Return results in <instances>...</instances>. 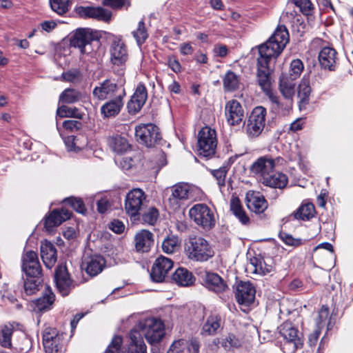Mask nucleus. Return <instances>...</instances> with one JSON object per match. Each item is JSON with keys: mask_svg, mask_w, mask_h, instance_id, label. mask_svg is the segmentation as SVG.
Segmentation results:
<instances>
[{"mask_svg": "<svg viewBox=\"0 0 353 353\" xmlns=\"http://www.w3.org/2000/svg\"><path fill=\"white\" fill-rule=\"evenodd\" d=\"M289 32L285 26L279 25L271 37L259 46V54L276 59L289 42Z\"/></svg>", "mask_w": 353, "mask_h": 353, "instance_id": "obj_1", "label": "nucleus"}, {"mask_svg": "<svg viewBox=\"0 0 353 353\" xmlns=\"http://www.w3.org/2000/svg\"><path fill=\"white\" fill-rule=\"evenodd\" d=\"M185 252L188 259L196 261H207L214 256L208 241L201 236L190 237L185 243Z\"/></svg>", "mask_w": 353, "mask_h": 353, "instance_id": "obj_2", "label": "nucleus"}, {"mask_svg": "<svg viewBox=\"0 0 353 353\" xmlns=\"http://www.w3.org/2000/svg\"><path fill=\"white\" fill-rule=\"evenodd\" d=\"M196 189L187 183H178L168 189L170 195L168 202L171 208L177 210L186 201H192L195 199L194 192Z\"/></svg>", "mask_w": 353, "mask_h": 353, "instance_id": "obj_3", "label": "nucleus"}, {"mask_svg": "<svg viewBox=\"0 0 353 353\" xmlns=\"http://www.w3.org/2000/svg\"><path fill=\"white\" fill-rule=\"evenodd\" d=\"M137 327L151 344L160 342L165 335L164 324L159 319L147 318L141 319L137 323Z\"/></svg>", "mask_w": 353, "mask_h": 353, "instance_id": "obj_4", "label": "nucleus"}, {"mask_svg": "<svg viewBox=\"0 0 353 353\" xmlns=\"http://www.w3.org/2000/svg\"><path fill=\"white\" fill-rule=\"evenodd\" d=\"M134 135L137 141L147 148L154 147L156 144H159L161 140L159 128L152 123L136 126Z\"/></svg>", "mask_w": 353, "mask_h": 353, "instance_id": "obj_5", "label": "nucleus"}, {"mask_svg": "<svg viewBox=\"0 0 353 353\" xmlns=\"http://www.w3.org/2000/svg\"><path fill=\"white\" fill-rule=\"evenodd\" d=\"M217 145L216 134L214 130L209 127L203 128L198 134V152L204 157H211L216 152Z\"/></svg>", "mask_w": 353, "mask_h": 353, "instance_id": "obj_6", "label": "nucleus"}, {"mask_svg": "<svg viewBox=\"0 0 353 353\" xmlns=\"http://www.w3.org/2000/svg\"><path fill=\"white\" fill-rule=\"evenodd\" d=\"M257 58V73L256 79L259 85L261 90L268 96L272 93L271 90V77H270V61L274 59L270 57L263 56V54H259Z\"/></svg>", "mask_w": 353, "mask_h": 353, "instance_id": "obj_7", "label": "nucleus"}, {"mask_svg": "<svg viewBox=\"0 0 353 353\" xmlns=\"http://www.w3.org/2000/svg\"><path fill=\"white\" fill-rule=\"evenodd\" d=\"M190 217L205 230H210L215 225L212 211L206 204H196L190 208Z\"/></svg>", "mask_w": 353, "mask_h": 353, "instance_id": "obj_8", "label": "nucleus"}, {"mask_svg": "<svg viewBox=\"0 0 353 353\" xmlns=\"http://www.w3.org/2000/svg\"><path fill=\"white\" fill-rule=\"evenodd\" d=\"M266 109L263 106L254 108L248 117L246 132L250 137H257L265 125Z\"/></svg>", "mask_w": 353, "mask_h": 353, "instance_id": "obj_9", "label": "nucleus"}, {"mask_svg": "<svg viewBox=\"0 0 353 353\" xmlns=\"http://www.w3.org/2000/svg\"><path fill=\"white\" fill-rule=\"evenodd\" d=\"M74 11L81 18L92 19L104 23H109L112 17L110 10L101 6H79L75 8Z\"/></svg>", "mask_w": 353, "mask_h": 353, "instance_id": "obj_10", "label": "nucleus"}, {"mask_svg": "<svg viewBox=\"0 0 353 353\" xmlns=\"http://www.w3.org/2000/svg\"><path fill=\"white\" fill-rule=\"evenodd\" d=\"M279 334L287 343L293 345V352L303 347V336L290 321L283 323L279 327Z\"/></svg>", "mask_w": 353, "mask_h": 353, "instance_id": "obj_11", "label": "nucleus"}, {"mask_svg": "<svg viewBox=\"0 0 353 353\" xmlns=\"http://www.w3.org/2000/svg\"><path fill=\"white\" fill-rule=\"evenodd\" d=\"M94 40L92 32L89 29L80 28L77 30L70 39V46L78 48L81 54H89L92 52L91 42Z\"/></svg>", "mask_w": 353, "mask_h": 353, "instance_id": "obj_12", "label": "nucleus"}, {"mask_svg": "<svg viewBox=\"0 0 353 353\" xmlns=\"http://www.w3.org/2000/svg\"><path fill=\"white\" fill-rule=\"evenodd\" d=\"M173 265L174 262L170 259L163 256L158 257L153 263L150 274L152 281L155 283L164 281Z\"/></svg>", "mask_w": 353, "mask_h": 353, "instance_id": "obj_13", "label": "nucleus"}, {"mask_svg": "<svg viewBox=\"0 0 353 353\" xmlns=\"http://www.w3.org/2000/svg\"><path fill=\"white\" fill-rule=\"evenodd\" d=\"M21 268L26 277L41 278L42 276V270L38 256L34 251H28L23 256Z\"/></svg>", "mask_w": 353, "mask_h": 353, "instance_id": "obj_14", "label": "nucleus"}, {"mask_svg": "<svg viewBox=\"0 0 353 353\" xmlns=\"http://www.w3.org/2000/svg\"><path fill=\"white\" fill-rule=\"evenodd\" d=\"M54 281L63 296H68L74 287L65 265H59L55 270Z\"/></svg>", "mask_w": 353, "mask_h": 353, "instance_id": "obj_15", "label": "nucleus"}, {"mask_svg": "<svg viewBox=\"0 0 353 353\" xmlns=\"http://www.w3.org/2000/svg\"><path fill=\"white\" fill-rule=\"evenodd\" d=\"M62 335L55 328L46 327L43 332V345L46 353H58L61 350Z\"/></svg>", "mask_w": 353, "mask_h": 353, "instance_id": "obj_16", "label": "nucleus"}, {"mask_svg": "<svg viewBox=\"0 0 353 353\" xmlns=\"http://www.w3.org/2000/svg\"><path fill=\"white\" fill-rule=\"evenodd\" d=\"M106 261L101 255H91L85 257L82 261L81 268L90 276L100 274L105 268Z\"/></svg>", "mask_w": 353, "mask_h": 353, "instance_id": "obj_17", "label": "nucleus"}, {"mask_svg": "<svg viewBox=\"0 0 353 353\" xmlns=\"http://www.w3.org/2000/svg\"><path fill=\"white\" fill-rule=\"evenodd\" d=\"M225 115L229 125H236L243 121L244 110L241 103L233 99L228 101L225 104Z\"/></svg>", "mask_w": 353, "mask_h": 353, "instance_id": "obj_18", "label": "nucleus"}, {"mask_svg": "<svg viewBox=\"0 0 353 353\" xmlns=\"http://www.w3.org/2000/svg\"><path fill=\"white\" fill-rule=\"evenodd\" d=\"M72 212L65 209L61 208L52 210L44 220V227L47 232H52L54 228L58 227L63 221L68 220L71 216Z\"/></svg>", "mask_w": 353, "mask_h": 353, "instance_id": "obj_19", "label": "nucleus"}, {"mask_svg": "<svg viewBox=\"0 0 353 353\" xmlns=\"http://www.w3.org/2000/svg\"><path fill=\"white\" fill-rule=\"evenodd\" d=\"M255 289L249 282L241 281L236 286L235 296L240 305H249L252 303L255 298Z\"/></svg>", "mask_w": 353, "mask_h": 353, "instance_id": "obj_20", "label": "nucleus"}, {"mask_svg": "<svg viewBox=\"0 0 353 353\" xmlns=\"http://www.w3.org/2000/svg\"><path fill=\"white\" fill-rule=\"evenodd\" d=\"M275 163L273 159L264 156L259 158L250 167V171L254 174L261 176V181L267 176L274 168Z\"/></svg>", "mask_w": 353, "mask_h": 353, "instance_id": "obj_21", "label": "nucleus"}, {"mask_svg": "<svg viewBox=\"0 0 353 353\" xmlns=\"http://www.w3.org/2000/svg\"><path fill=\"white\" fill-rule=\"evenodd\" d=\"M135 241L136 253L146 254L154 243L153 234L148 230H141L137 232L134 238Z\"/></svg>", "mask_w": 353, "mask_h": 353, "instance_id": "obj_22", "label": "nucleus"}, {"mask_svg": "<svg viewBox=\"0 0 353 353\" xmlns=\"http://www.w3.org/2000/svg\"><path fill=\"white\" fill-rule=\"evenodd\" d=\"M55 301V295L49 286L46 287L43 296L32 301V310L35 312H43L50 310Z\"/></svg>", "mask_w": 353, "mask_h": 353, "instance_id": "obj_23", "label": "nucleus"}, {"mask_svg": "<svg viewBox=\"0 0 353 353\" xmlns=\"http://www.w3.org/2000/svg\"><path fill=\"white\" fill-rule=\"evenodd\" d=\"M40 252L45 266L51 269L57 260V252L54 245L47 240L41 241Z\"/></svg>", "mask_w": 353, "mask_h": 353, "instance_id": "obj_24", "label": "nucleus"}, {"mask_svg": "<svg viewBox=\"0 0 353 353\" xmlns=\"http://www.w3.org/2000/svg\"><path fill=\"white\" fill-rule=\"evenodd\" d=\"M245 201L248 209L256 214L263 213L268 208V202L260 192H248Z\"/></svg>", "mask_w": 353, "mask_h": 353, "instance_id": "obj_25", "label": "nucleus"}, {"mask_svg": "<svg viewBox=\"0 0 353 353\" xmlns=\"http://www.w3.org/2000/svg\"><path fill=\"white\" fill-rule=\"evenodd\" d=\"M203 282L208 289L216 293L225 292L228 289L226 282L216 273L206 272Z\"/></svg>", "mask_w": 353, "mask_h": 353, "instance_id": "obj_26", "label": "nucleus"}, {"mask_svg": "<svg viewBox=\"0 0 353 353\" xmlns=\"http://www.w3.org/2000/svg\"><path fill=\"white\" fill-rule=\"evenodd\" d=\"M319 61L323 69L334 71L337 61L336 51L332 48H323L319 52Z\"/></svg>", "mask_w": 353, "mask_h": 353, "instance_id": "obj_27", "label": "nucleus"}, {"mask_svg": "<svg viewBox=\"0 0 353 353\" xmlns=\"http://www.w3.org/2000/svg\"><path fill=\"white\" fill-rule=\"evenodd\" d=\"M159 215L157 208L148 204L136 212L135 221L153 225L157 222Z\"/></svg>", "mask_w": 353, "mask_h": 353, "instance_id": "obj_28", "label": "nucleus"}, {"mask_svg": "<svg viewBox=\"0 0 353 353\" xmlns=\"http://www.w3.org/2000/svg\"><path fill=\"white\" fill-rule=\"evenodd\" d=\"M111 62L114 65H120L127 60L125 46L120 40L113 41L110 48Z\"/></svg>", "mask_w": 353, "mask_h": 353, "instance_id": "obj_29", "label": "nucleus"}, {"mask_svg": "<svg viewBox=\"0 0 353 353\" xmlns=\"http://www.w3.org/2000/svg\"><path fill=\"white\" fill-rule=\"evenodd\" d=\"M117 90V84L110 79L103 81L99 86L95 87L92 94L99 100H104L112 97Z\"/></svg>", "mask_w": 353, "mask_h": 353, "instance_id": "obj_30", "label": "nucleus"}, {"mask_svg": "<svg viewBox=\"0 0 353 353\" xmlns=\"http://www.w3.org/2000/svg\"><path fill=\"white\" fill-rule=\"evenodd\" d=\"M172 279L178 285L188 287L192 285L195 277L191 272L184 268H179L172 275Z\"/></svg>", "mask_w": 353, "mask_h": 353, "instance_id": "obj_31", "label": "nucleus"}, {"mask_svg": "<svg viewBox=\"0 0 353 353\" xmlns=\"http://www.w3.org/2000/svg\"><path fill=\"white\" fill-rule=\"evenodd\" d=\"M288 182L287 176L281 172H276L273 170L262 181V183L274 188H284Z\"/></svg>", "mask_w": 353, "mask_h": 353, "instance_id": "obj_32", "label": "nucleus"}, {"mask_svg": "<svg viewBox=\"0 0 353 353\" xmlns=\"http://www.w3.org/2000/svg\"><path fill=\"white\" fill-rule=\"evenodd\" d=\"M295 79L288 77L286 73H282L279 78V90L285 99H292L294 95Z\"/></svg>", "mask_w": 353, "mask_h": 353, "instance_id": "obj_33", "label": "nucleus"}, {"mask_svg": "<svg viewBox=\"0 0 353 353\" xmlns=\"http://www.w3.org/2000/svg\"><path fill=\"white\" fill-rule=\"evenodd\" d=\"M123 105L121 101V97L116 98L114 100H111L106 102L101 108V112L103 117L108 118L114 117L119 114L121 110V108Z\"/></svg>", "mask_w": 353, "mask_h": 353, "instance_id": "obj_34", "label": "nucleus"}, {"mask_svg": "<svg viewBox=\"0 0 353 353\" xmlns=\"http://www.w3.org/2000/svg\"><path fill=\"white\" fill-rule=\"evenodd\" d=\"M108 145L110 148L117 154H123L131 148L127 139L120 135L113 136L109 138Z\"/></svg>", "mask_w": 353, "mask_h": 353, "instance_id": "obj_35", "label": "nucleus"}, {"mask_svg": "<svg viewBox=\"0 0 353 353\" xmlns=\"http://www.w3.org/2000/svg\"><path fill=\"white\" fill-rule=\"evenodd\" d=\"M230 210L242 224L248 225L250 223V219L243 210L238 197H232L230 200Z\"/></svg>", "mask_w": 353, "mask_h": 353, "instance_id": "obj_36", "label": "nucleus"}, {"mask_svg": "<svg viewBox=\"0 0 353 353\" xmlns=\"http://www.w3.org/2000/svg\"><path fill=\"white\" fill-rule=\"evenodd\" d=\"M221 318L219 314L210 315L204 323L201 334L213 335L221 326Z\"/></svg>", "mask_w": 353, "mask_h": 353, "instance_id": "obj_37", "label": "nucleus"}, {"mask_svg": "<svg viewBox=\"0 0 353 353\" xmlns=\"http://www.w3.org/2000/svg\"><path fill=\"white\" fill-rule=\"evenodd\" d=\"M147 99V89L143 84L139 83L134 92V114L141 110Z\"/></svg>", "mask_w": 353, "mask_h": 353, "instance_id": "obj_38", "label": "nucleus"}, {"mask_svg": "<svg viewBox=\"0 0 353 353\" xmlns=\"http://www.w3.org/2000/svg\"><path fill=\"white\" fill-rule=\"evenodd\" d=\"M311 93L312 88L310 85L309 79L304 76L298 87L299 103L303 105L308 104Z\"/></svg>", "mask_w": 353, "mask_h": 353, "instance_id": "obj_39", "label": "nucleus"}, {"mask_svg": "<svg viewBox=\"0 0 353 353\" xmlns=\"http://www.w3.org/2000/svg\"><path fill=\"white\" fill-rule=\"evenodd\" d=\"M150 204V200L145 192L138 188H134V221H135L136 212Z\"/></svg>", "mask_w": 353, "mask_h": 353, "instance_id": "obj_40", "label": "nucleus"}, {"mask_svg": "<svg viewBox=\"0 0 353 353\" xmlns=\"http://www.w3.org/2000/svg\"><path fill=\"white\" fill-rule=\"evenodd\" d=\"M83 98L82 93L73 88L64 90L59 96V102L63 104H71L80 101Z\"/></svg>", "mask_w": 353, "mask_h": 353, "instance_id": "obj_41", "label": "nucleus"}, {"mask_svg": "<svg viewBox=\"0 0 353 353\" xmlns=\"http://www.w3.org/2000/svg\"><path fill=\"white\" fill-rule=\"evenodd\" d=\"M315 208L312 203L301 205L294 213L296 219L308 221L314 216Z\"/></svg>", "mask_w": 353, "mask_h": 353, "instance_id": "obj_42", "label": "nucleus"}, {"mask_svg": "<svg viewBox=\"0 0 353 353\" xmlns=\"http://www.w3.org/2000/svg\"><path fill=\"white\" fill-rule=\"evenodd\" d=\"M268 97L273 105L272 108L276 112L288 111L292 108V99H285V101L283 102L273 92L270 93Z\"/></svg>", "mask_w": 353, "mask_h": 353, "instance_id": "obj_43", "label": "nucleus"}, {"mask_svg": "<svg viewBox=\"0 0 353 353\" xmlns=\"http://www.w3.org/2000/svg\"><path fill=\"white\" fill-rule=\"evenodd\" d=\"M215 345H221L226 350H230L233 348H237L241 346V341L232 334H229L224 339H215L213 341Z\"/></svg>", "mask_w": 353, "mask_h": 353, "instance_id": "obj_44", "label": "nucleus"}, {"mask_svg": "<svg viewBox=\"0 0 353 353\" xmlns=\"http://www.w3.org/2000/svg\"><path fill=\"white\" fill-rule=\"evenodd\" d=\"M57 116L61 118L72 117L81 119L83 114L76 107H69L63 104L57 108Z\"/></svg>", "mask_w": 353, "mask_h": 353, "instance_id": "obj_45", "label": "nucleus"}, {"mask_svg": "<svg viewBox=\"0 0 353 353\" xmlns=\"http://www.w3.org/2000/svg\"><path fill=\"white\" fill-rule=\"evenodd\" d=\"M181 245V241L176 236L165 238L162 243V250L165 253L172 254L176 252Z\"/></svg>", "mask_w": 353, "mask_h": 353, "instance_id": "obj_46", "label": "nucleus"}, {"mask_svg": "<svg viewBox=\"0 0 353 353\" xmlns=\"http://www.w3.org/2000/svg\"><path fill=\"white\" fill-rule=\"evenodd\" d=\"M42 278L26 277L24 281V291L27 295L34 294L39 290L41 285Z\"/></svg>", "mask_w": 353, "mask_h": 353, "instance_id": "obj_47", "label": "nucleus"}, {"mask_svg": "<svg viewBox=\"0 0 353 353\" xmlns=\"http://www.w3.org/2000/svg\"><path fill=\"white\" fill-rule=\"evenodd\" d=\"M239 77L233 72L228 71L223 78V86L228 91H234L239 87Z\"/></svg>", "mask_w": 353, "mask_h": 353, "instance_id": "obj_48", "label": "nucleus"}, {"mask_svg": "<svg viewBox=\"0 0 353 353\" xmlns=\"http://www.w3.org/2000/svg\"><path fill=\"white\" fill-rule=\"evenodd\" d=\"M97 210L100 214H104L108 210L117 209L121 206L120 201L118 202L117 205H114L112 201H110L107 196L101 198L97 203Z\"/></svg>", "mask_w": 353, "mask_h": 353, "instance_id": "obj_49", "label": "nucleus"}, {"mask_svg": "<svg viewBox=\"0 0 353 353\" xmlns=\"http://www.w3.org/2000/svg\"><path fill=\"white\" fill-rule=\"evenodd\" d=\"M52 10L59 15L68 12L70 3L69 0H49Z\"/></svg>", "mask_w": 353, "mask_h": 353, "instance_id": "obj_50", "label": "nucleus"}, {"mask_svg": "<svg viewBox=\"0 0 353 353\" xmlns=\"http://www.w3.org/2000/svg\"><path fill=\"white\" fill-rule=\"evenodd\" d=\"M304 69V65L303 61L299 59H294L291 61L289 73H286L288 74V77L292 79H296L300 76Z\"/></svg>", "mask_w": 353, "mask_h": 353, "instance_id": "obj_51", "label": "nucleus"}, {"mask_svg": "<svg viewBox=\"0 0 353 353\" xmlns=\"http://www.w3.org/2000/svg\"><path fill=\"white\" fill-rule=\"evenodd\" d=\"M13 329L11 326H4L0 332V344L4 347H10L12 345L11 336Z\"/></svg>", "mask_w": 353, "mask_h": 353, "instance_id": "obj_52", "label": "nucleus"}, {"mask_svg": "<svg viewBox=\"0 0 353 353\" xmlns=\"http://www.w3.org/2000/svg\"><path fill=\"white\" fill-rule=\"evenodd\" d=\"M134 37L139 46L148 39V34L143 21H139L137 30L134 32Z\"/></svg>", "mask_w": 353, "mask_h": 353, "instance_id": "obj_53", "label": "nucleus"}, {"mask_svg": "<svg viewBox=\"0 0 353 353\" xmlns=\"http://www.w3.org/2000/svg\"><path fill=\"white\" fill-rule=\"evenodd\" d=\"M300 11L305 15L312 14L314 9L313 5L310 0H290Z\"/></svg>", "mask_w": 353, "mask_h": 353, "instance_id": "obj_54", "label": "nucleus"}, {"mask_svg": "<svg viewBox=\"0 0 353 353\" xmlns=\"http://www.w3.org/2000/svg\"><path fill=\"white\" fill-rule=\"evenodd\" d=\"M63 202L70 205L76 212L79 213L84 214L86 211L85 205L81 199L69 197L65 199Z\"/></svg>", "mask_w": 353, "mask_h": 353, "instance_id": "obj_55", "label": "nucleus"}, {"mask_svg": "<svg viewBox=\"0 0 353 353\" xmlns=\"http://www.w3.org/2000/svg\"><path fill=\"white\" fill-rule=\"evenodd\" d=\"M279 238L288 245L298 247L303 243V240L300 238H294L291 234L281 231L279 234Z\"/></svg>", "mask_w": 353, "mask_h": 353, "instance_id": "obj_56", "label": "nucleus"}, {"mask_svg": "<svg viewBox=\"0 0 353 353\" xmlns=\"http://www.w3.org/2000/svg\"><path fill=\"white\" fill-rule=\"evenodd\" d=\"M212 174L216 178L217 183L220 187L225 185V177L228 172L227 167L222 166L216 170H212Z\"/></svg>", "mask_w": 353, "mask_h": 353, "instance_id": "obj_57", "label": "nucleus"}, {"mask_svg": "<svg viewBox=\"0 0 353 353\" xmlns=\"http://www.w3.org/2000/svg\"><path fill=\"white\" fill-rule=\"evenodd\" d=\"M123 339L120 336H115L110 344L108 345L105 350V353H120L121 345Z\"/></svg>", "mask_w": 353, "mask_h": 353, "instance_id": "obj_58", "label": "nucleus"}, {"mask_svg": "<svg viewBox=\"0 0 353 353\" xmlns=\"http://www.w3.org/2000/svg\"><path fill=\"white\" fill-rule=\"evenodd\" d=\"M185 348V341L183 339H179L172 343L167 353H184Z\"/></svg>", "mask_w": 353, "mask_h": 353, "instance_id": "obj_59", "label": "nucleus"}, {"mask_svg": "<svg viewBox=\"0 0 353 353\" xmlns=\"http://www.w3.org/2000/svg\"><path fill=\"white\" fill-rule=\"evenodd\" d=\"M62 125L70 132L77 131L82 128V123L77 120H65L63 122Z\"/></svg>", "mask_w": 353, "mask_h": 353, "instance_id": "obj_60", "label": "nucleus"}, {"mask_svg": "<svg viewBox=\"0 0 353 353\" xmlns=\"http://www.w3.org/2000/svg\"><path fill=\"white\" fill-rule=\"evenodd\" d=\"M329 316V309L327 307H325L324 305L322 306V307L320 309L318 316L316 319V324L318 325V327L320 328L321 324L327 320Z\"/></svg>", "mask_w": 353, "mask_h": 353, "instance_id": "obj_61", "label": "nucleus"}, {"mask_svg": "<svg viewBox=\"0 0 353 353\" xmlns=\"http://www.w3.org/2000/svg\"><path fill=\"white\" fill-rule=\"evenodd\" d=\"M134 353H147V347L142 339L134 336Z\"/></svg>", "mask_w": 353, "mask_h": 353, "instance_id": "obj_62", "label": "nucleus"}, {"mask_svg": "<svg viewBox=\"0 0 353 353\" xmlns=\"http://www.w3.org/2000/svg\"><path fill=\"white\" fill-rule=\"evenodd\" d=\"M125 3V0H103L102 4L104 6L110 7L112 9H119L122 8Z\"/></svg>", "mask_w": 353, "mask_h": 353, "instance_id": "obj_63", "label": "nucleus"}, {"mask_svg": "<svg viewBox=\"0 0 353 353\" xmlns=\"http://www.w3.org/2000/svg\"><path fill=\"white\" fill-rule=\"evenodd\" d=\"M109 228L117 234H121L124 231L125 225L122 221L115 219L110 222Z\"/></svg>", "mask_w": 353, "mask_h": 353, "instance_id": "obj_64", "label": "nucleus"}]
</instances>
